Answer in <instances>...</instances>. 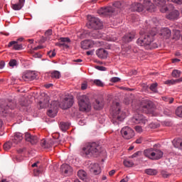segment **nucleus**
Here are the masks:
<instances>
[{"instance_id":"obj_23","label":"nucleus","mask_w":182,"mask_h":182,"mask_svg":"<svg viewBox=\"0 0 182 182\" xmlns=\"http://www.w3.org/2000/svg\"><path fill=\"white\" fill-rule=\"evenodd\" d=\"M25 5V0H18V3L11 4V8L14 11H21Z\"/></svg>"},{"instance_id":"obj_60","label":"nucleus","mask_w":182,"mask_h":182,"mask_svg":"<svg viewBox=\"0 0 182 182\" xmlns=\"http://www.w3.org/2000/svg\"><path fill=\"white\" fill-rule=\"evenodd\" d=\"M87 55L88 56H90V55H93V51L92 50L87 51Z\"/></svg>"},{"instance_id":"obj_44","label":"nucleus","mask_w":182,"mask_h":182,"mask_svg":"<svg viewBox=\"0 0 182 182\" xmlns=\"http://www.w3.org/2000/svg\"><path fill=\"white\" fill-rule=\"evenodd\" d=\"M124 165L125 167H132L133 166V162L127 160L124 161Z\"/></svg>"},{"instance_id":"obj_33","label":"nucleus","mask_w":182,"mask_h":182,"mask_svg":"<svg viewBox=\"0 0 182 182\" xmlns=\"http://www.w3.org/2000/svg\"><path fill=\"white\" fill-rule=\"evenodd\" d=\"M103 106H104V104L102 102L96 100L95 104L94 105V109H95V110H100L101 109H103Z\"/></svg>"},{"instance_id":"obj_51","label":"nucleus","mask_w":182,"mask_h":182,"mask_svg":"<svg viewBox=\"0 0 182 182\" xmlns=\"http://www.w3.org/2000/svg\"><path fill=\"white\" fill-rule=\"evenodd\" d=\"M111 82H112L113 83H116L117 82H120V79L117 77H114L111 78Z\"/></svg>"},{"instance_id":"obj_32","label":"nucleus","mask_w":182,"mask_h":182,"mask_svg":"<svg viewBox=\"0 0 182 182\" xmlns=\"http://www.w3.org/2000/svg\"><path fill=\"white\" fill-rule=\"evenodd\" d=\"M70 126V124H69L68 122H60V129H61L63 132H66V130L69 129Z\"/></svg>"},{"instance_id":"obj_30","label":"nucleus","mask_w":182,"mask_h":182,"mask_svg":"<svg viewBox=\"0 0 182 182\" xmlns=\"http://www.w3.org/2000/svg\"><path fill=\"white\" fill-rule=\"evenodd\" d=\"M4 149L5 150V151H8V150H10L11 147H15V144H14V142L10 140L7 142H6L4 145H3Z\"/></svg>"},{"instance_id":"obj_10","label":"nucleus","mask_w":182,"mask_h":182,"mask_svg":"<svg viewBox=\"0 0 182 182\" xmlns=\"http://www.w3.org/2000/svg\"><path fill=\"white\" fill-rule=\"evenodd\" d=\"M153 109H154V104L153 103V102L147 100H144L142 102L141 109L143 112V113H152Z\"/></svg>"},{"instance_id":"obj_49","label":"nucleus","mask_w":182,"mask_h":182,"mask_svg":"<svg viewBox=\"0 0 182 182\" xmlns=\"http://www.w3.org/2000/svg\"><path fill=\"white\" fill-rule=\"evenodd\" d=\"M140 154H141V151H136L130 156V159H134V157H137V156H140Z\"/></svg>"},{"instance_id":"obj_18","label":"nucleus","mask_w":182,"mask_h":182,"mask_svg":"<svg viewBox=\"0 0 182 182\" xmlns=\"http://www.w3.org/2000/svg\"><path fill=\"white\" fill-rule=\"evenodd\" d=\"M60 41L61 43H57L56 46H59V48H64V49H68L69 46L68 43L70 42V38H60Z\"/></svg>"},{"instance_id":"obj_61","label":"nucleus","mask_w":182,"mask_h":182,"mask_svg":"<svg viewBox=\"0 0 182 182\" xmlns=\"http://www.w3.org/2000/svg\"><path fill=\"white\" fill-rule=\"evenodd\" d=\"M83 60L80 58L77 59V60H74V62H77V63H80V62H82Z\"/></svg>"},{"instance_id":"obj_57","label":"nucleus","mask_w":182,"mask_h":182,"mask_svg":"<svg viewBox=\"0 0 182 182\" xmlns=\"http://www.w3.org/2000/svg\"><path fill=\"white\" fill-rule=\"evenodd\" d=\"M39 49H43V46H37V47H35L33 50H39Z\"/></svg>"},{"instance_id":"obj_50","label":"nucleus","mask_w":182,"mask_h":182,"mask_svg":"<svg viewBox=\"0 0 182 182\" xmlns=\"http://www.w3.org/2000/svg\"><path fill=\"white\" fill-rule=\"evenodd\" d=\"M134 129L137 133H141V132H143V128H141L140 126H136Z\"/></svg>"},{"instance_id":"obj_42","label":"nucleus","mask_w":182,"mask_h":182,"mask_svg":"<svg viewBox=\"0 0 182 182\" xmlns=\"http://www.w3.org/2000/svg\"><path fill=\"white\" fill-rule=\"evenodd\" d=\"M93 83L96 85V86H100V87H103L104 84L100 80H95Z\"/></svg>"},{"instance_id":"obj_35","label":"nucleus","mask_w":182,"mask_h":182,"mask_svg":"<svg viewBox=\"0 0 182 182\" xmlns=\"http://www.w3.org/2000/svg\"><path fill=\"white\" fill-rule=\"evenodd\" d=\"M159 86V84L157 82L153 83L150 85V90L153 92L154 93H158L157 87Z\"/></svg>"},{"instance_id":"obj_48","label":"nucleus","mask_w":182,"mask_h":182,"mask_svg":"<svg viewBox=\"0 0 182 182\" xmlns=\"http://www.w3.org/2000/svg\"><path fill=\"white\" fill-rule=\"evenodd\" d=\"M48 55L49 58H55V56H56V52H55V50L49 51L48 53Z\"/></svg>"},{"instance_id":"obj_12","label":"nucleus","mask_w":182,"mask_h":182,"mask_svg":"<svg viewBox=\"0 0 182 182\" xmlns=\"http://www.w3.org/2000/svg\"><path fill=\"white\" fill-rule=\"evenodd\" d=\"M58 107H59V102L53 101L47 112L48 116H49V117H55L56 114H58Z\"/></svg>"},{"instance_id":"obj_7","label":"nucleus","mask_w":182,"mask_h":182,"mask_svg":"<svg viewBox=\"0 0 182 182\" xmlns=\"http://www.w3.org/2000/svg\"><path fill=\"white\" fill-rule=\"evenodd\" d=\"M16 107V103L12 100H3L0 104V113L1 114H6L9 109L11 110Z\"/></svg>"},{"instance_id":"obj_14","label":"nucleus","mask_w":182,"mask_h":182,"mask_svg":"<svg viewBox=\"0 0 182 182\" xmlns=\"http://www.w3.org/2000/svg\"><path fill=\"white\" fill-rule=\"evenodd\" d=\"M22 80L24 82H29V80H35L36 79V74L32 71H26L23 73Z\"/></svg>"},{"instance_id":"obj_62","label":"nucleus","mask_w":182,"mask_h":182,"mask_svg":"<svg viewBox=\"0 0 182 182\" xmlns=\"http://www.w3.org/2000/svg\"><path fill=\"white\" fill-rule=\"evenodd\" d=\"M175 80H176V83H180V82H182V77Z\"/></svg>"},{"instance_id":"obj_64","label":"nucleus","mask_w":182,"mask_h":182,"mask_svg":"<svg viewBox=\"0 0 182 182\" xmlns=\"http://www.w3.org/2000/svg\"><path fill=\"white\" fill-rule=\"evenodd\" d=\"M178 149H182V141H181V144H179V147Z\"/></svg>"},{"instance_id":"obj_63","label":"nucleus","mask_w":182,"mask_h":182,"mask_svg":"<svg viewBox=\"0 0 182 182\" xmlns=\"http://www.w3.org/2000/svg\"><path fill=\"white\" fill-rule=\"evenodd\" d=\"M38 164H39V162H36L33 164H32L31 167H37Z\"/></svg>"},{"instance_id":"obj_24","label":"nucleus","mask_w":182,"mask_h":182,"mask_svg":"<svg viewBox=\"0 0 182 182\" xmlns=\"http://www.w3.org/2000/svg\"><path fill=\"white\" fill-rule=\"evenodd\" d=\"M96 55L100 58V59H106L107 58V50L103 49V48H99L96 51Z\"/></svg>"},{"instance_id":"obj_29","label":"nucleus","mask_w":182,"mask_h":182,"mask_svg":"<svg viewBox=\"0 0 182 182\" xmlns=\"http://www.w3.org/2000/svg\"><path fill=\"white\" fill-rule=\"evenodd\" d=\"M161 36H164L165 38H170L171 36V31L168 28H165L161 31Z\"/></svg>"},{"instance_id":"obj_43","label":"nucleus","mask_w":182,"mask_h":182,"mask_svg":"<svg viewBox=\"0 0 182 182\" xmlns=\"http://www.w3.org/2000/svg\"><path fill=\"white\" fill-rule=\"evenodd\" d=\"M163 100H164V102H168L169 105H171V103L174 102V98L164 97Z\"/></svg>"},{"instance_id":"obj_45","label":"nucleus","mask_w":182,"mask_h":182,"mask_svg":"<svg viewBox=\"0 0 182 182\" xmlns=\"http://www.w3.org/2000/svg\"><path fill=\"white\" fill-rule=\"evenodd\" d=\"M176 80H167L164 82L165 85H168L169 86L171 85H176Z\"/></svg>"},{"instance_id":"obj_19","label":"nucleus","mask_w":182,"mask_h":182,"mask_svg":"<svg viewBox=\"0 0 182 182\" xmlns=\"http://www.w3.org/2000/svg\"><path fill=\"white\" fill-rule=\"evenodd\" d=\"M23 139V136L22 134H21L20 132H16L14 134V136L12 137L10 140L11 141V142H13L14 146H16V144L21 143V141H22Z\"/></svg>"},{"instance_id":"obj_11","label":"nucleus","mask_w":182,"mask_h":182,"mask_svg":"<svg viewBox=\"0 0 182 182\" xmlns=\"http://www.w3.org/2000/svg\"><path fill=\"white\" fill-rule=\"evenodd\" d=\"M121 134L126 140H130L134 136V130L129 127H124L121 130Z\"/></svg>"},{"instance_id":"obj_47","label":"nucleus","mask_w":182,"mask_h":182,"mask_svg":"<svg viewBox=\"0 0 182 182\" xmlns=\"http://www.w3.org/2000/svg\"><path fill=\"white\" fill-rule=\"evenodd\" d=\"M95 68L97 70H100L102 72H105L106 70V68L103 66L96 65Z\"/></svg>"},{"instance_id":"obj_59","label":"nucleus","mask_w":182,"mask_h":182,"mask_svg":"<svg viewBox=\"0 0 182 182\" xmlns=\"http://www.w3.org/2000/svg\"><path fill=\"white\" fill-rule=\"evenodd\" d=\"M52 86H53V84L45 85V87H46L47 89H49V87H52Z\"/></svg>"},{"instance_id":"obj_15","label":"nucleus","mask_w":182,"mask_h":182,"mask_svg":"<svg viewBox=\"0 0 182 182\" xmlns=\"http://www.w3.org/2000/svg\"><path fill=\"white\" fill-rule=\"evenodd\" d=\"M166 1L167 0H154L155 5H156L157 6H159L160 11L162 12V14H164L168 11V8L166 6Z\"/></svg>"},{"instance_id":"obj_16","label":"nucleus","mask_w":182,"mask_h":182,"mask_svg":"<svg viewBox=\"0 0 182 182\" xmlns=\"http://www.w3.org/2000/svg\"><path fill=\"white\" fill-rule=\"evenodd\" d=\"M25 140L28 141L31 144H36L39 141L38 136L31 134L29 132L25 133Z\"/></svg>"},{"instance_id":"obj_39","label":"nucleus","mask_w":182,"mask_h":182,"mask_svg":"<svg viewBox=\"0 0 182 182\" xmlns=\"http://www.w3.org/2000/svg\"><path fill=\"white\" fill-rule=\"evenodd\" d=\"M181 143V139H174L173 141V144L174 147H176V149H178L180 147Z\"/></svg>"},{"instance_id":"obj_25","label":"nucleus","mask_w":182,"mask_h":182,"mask_svg":"<svg viewBox=\"0 0 182 182\" xmlns=\"http://www.w3.org/2000/svg\"><path fill=\"white\" fill-rule=\"evenodd\" d=\"M11 46H13V49L14 50H21V49H23V46L22 44H18V41H11L9 43L8 47L11 48Z\"/></svg>"},{"instance_id":"obj_5","label":"nucleus","mask_w":182,"mask_h":182,"mask_svg":"<svg viewBox=\"0 0 182 182\" xmlns=\"http://www.w3.org/2000/svg\"><path fill=\"white\" fill-rule=\"evenodd\" d=\"M163 151L159 149L150 148L144 151V156L150 160H160L163 157Z\"/></svg>"},{"instance_id":"obj_36","label":"nucleus","mask_w":182,"mask_h":182,"mask_svg":"<svg viewBox=\"0 0 182 182\" xmlns=\"http://www.w3.org/2000/svg\"><path fill=\"white\" fill-rule=\"evenodd\" d=\"M51 77H53V79H60V72L56 70L53 71V73H51Z\"/></svg>"},{"instance_id":"obj_38","label":"nucleus","mask_w":182,"mask_h":182,"mask_svg":"<svg viewBox=\"0 0 182 182\" xmlns=\"http://www.w3.org/2000/svg\"><path fill=\"white\" fill-rule=\"evenodd\" d=\"M161 176H162L163 178H168L170 176H171V173L166 171H161Z\"/></svg>"},{"instance_id":"obj_31","label":"nucleus","mask_w":182,"mask_h":182,"mask_svg":"<svg viewBox=\"0 0 182 182\" xmlns=\"http://www.w3.org/2000/svg\"><path fill=\"white\" fill-rule=\"evenodd\" d=\"M77 176L80 180H86L87 173H86V171L83 170H79L77 172Z\"/></svg>"},{"instance_id":"obj_20","label":"nucleus","mask_w":182,"mask_h":182,"mask_svg":"<svg viewBox=\"0 0 182 182\" xmlns=\"http://www.w3.org/2000/svg\"><path fill=\"white\" fill-rule=\"evenodd\" d=\"M93 45H95V41L92 40H85L81 42L82 49H90V48H93Z\"/></svg>"},{"instance_id":"obj_22","label":"nucleus","mask_w":182,"mask_h":182,"mask_svg":"<svg viewBox=\"0 0 182 182\" xmlns=\"http://www.w3.org/2000/svg\"><path fill=\"white\" fill-rule=\"evenodd\" d=\"M114 12V9L112 7H105V8H102L98 13L101 14V15H105V16H109L112 15Z\"/></svg>"},{"instance_id":"obj_56","label":"nucleus","mask_w":182,"mask_h":182,"mask_svg":"<svg viewBox=\"0 0 182 182\" xmlns=\"http://www.w3.org/2000/svg\"><path fill=\"white\" fill-rule=\"evenodd\" d=\"M5 68V61L1 60L0 61V69H4Z\"/></svg>"},{"instance_id":"obj_34","label":"nucleus","mask_w":182,"mask_h":182,"mask_svg":"<svg viewBox=\"0 0 182 182\" xmlns=\"http://www.w3.org/2000/svg\"><path fill=\"white\" fill-rule=\"evenodd\" d=\"M145 173L148 174V176H156L159 172L156 169L149 168L145 170Z\"/></svg>"},{"instance_id":"obj_4","label":"nucleus","mask_w":182,"mask_h":182,"mask_svg":"<svg viewBox=\"0 0 182 182\" xmlns=\"http://www.w3.org/2000/svg\"><path fill=\"white\" fill-rule=\"evenodd\" d=\"M148 12H154V4L149 0L144 1V5L139 3H134L131 6V11L133 12H143V11Z\"/></svg>"},{"instance_id":"obj_41","label":"nucleus","mask_w":182,"mask_h":182,"mask_svg":"<svg viewBox=\"0 0 182 182\" xmlns=\"http://www.w3.org/2000/svg\"><path fill=\"white\" fill-rule=\"evenodd\" d=\"M176 114V116H178V117H182V106L177 107Z\"/></svg>"},{"instance_id":"obj_58","label":"nucleus","mask_w":182,"mask_h":182,"mask_svg":"<svg viewBox=\"0 0 182 182\" xmlns=\"http://www.w3.org/2000/svg\"><path fill=\"white\" fill-rule=\"evenodd\" d=\"M114 173H116V171L112 170L109 172V176H114Z\"/></svg>"},{"instance_id":"obj_17","label":"nucleus","mask_w":182,"mask_h":182,"mask_svg":"<svg viewBox=\"0 0 182 182\" xmlns=\"http://www.w3.org/2000/svg\"><path fill=\"white\" fill-rule=\"evenodd\" d=\"M136 38V31H132L125 34L122 38L124 43H129Z\"/></svg>"},{"instance_id":"obj_52","label":"nucleus","mask_w":182,"mask_h":182,"mask_svg":"<svg viewBox=\"0 0 182 182\" xmlns=\"http://www.w3.org/2000/svg\"><path fill=\"white\" fill-rule=\"evenodd\" d=\"M173 4H177L178 5H182V0H171Z\"/></svg>"},{"instance_id":"obj_13","label":"nucleus","mask_w":182,"mask_h":182,"mask_svg":"<svg viewBox=\"0 0 182 182\" xmlns=\"http://www.w3.org/2000/svg\"><path fill=\"white\" fill-rule=\"evenodd\" d=\"M73 105V97H67L64 98V100L60 104V107L64 110H66V109H69L72 107Z\"/></svg>"},{"instance_id":"obj_27","label":"nucleus","mask_w":182,"mask_h":182,"mask_svg":"<svg viewBox=\"0 0 182 182\" xmlns=\"http://www.w3.org/2000/svg\"><path fill=\"white\" fill-rule=\"evenodd\" d=\"M91 171L94 173V174H100V166L99 164H93L90 165Z\"/></svg>"},{"instance_id":"obj_28","label":"nucleus","mask_w":182,"mask_h":182,"mask_svg":"<svg viewBox=\"0 0 182 182\" xmlns=\"http://www.w3.org/2000/svg\"><path fill=\"white\" fill-rule=\"evenodd\" d=\"M53 144H52V141H46L45 139H42L41 141V145L43 147V149H49L52 147Z\"/></svg>"},{"instance_id":"obj_55","label":"nucleus","mask_w":182,"mask_h":182,"mask_svg":"<svg viewBox=\"0 0 182 182\" xmlns=\"http://www.w3.org/2000/svg\"><path fill=\"white\" fill-rule=\"evenodd\" d=\"M149 127H151V129H156V127H159V125H157L154 123H151L149 124Z\"/></svg>"},{"instance_id":"obj_3","label":"nucleus","mask_w":182,"mask_h":182,"mask_svg":"<svg viewBox=\"0 0 182 182\" xmlns=\"http://www.w3.org/2000/svg\"><path fill=\"white\" fill-rule=\"evenodd\" d=\"M109 112L113 124H119V122H123L126 119V112L120 110V104L117 102H112Z\"/></svg>"},{"instance_id":"obj_40","label":"nucleus","mask_w":182,"mask_h":182,"mask_svg":"<svg viewBox=\"0 0 182 182\" xmlns=\"http://www.w3.org/2000/svg\"><path fill=\"white\" fill-rule=\"evenodd\" d=\"M9 66H11V68H14V66H17L18 65V61L15 59H11L10 60L9 63Z\"/></svg>"},{"instance_id":"obj_6","label":"nucleus","mask_w":182,"mask_h":182,"mask_svg":"<svg viewBox=\"0 0 182 182\" xmlns=\"http://www.w3.org/2000/svg\"><path fill=\"white\" fill-rule=\"evenodd\" d=\"M78 105L80 112H89L92 107L89 97L86 95H80L78 97Z\"/></svg>"},{"instance_id":"obj_2","label":"nucleus","mask_w":182,"mask_h":182,"mask_svg":"<svg viewBox=\"0 0 182 182\" xmlns=\"http://www.w3.org/2000/svg\"><path fill=\"white\" fill-rule=\"evenodd\" d=\"M102 153V146L97 142H88L85 144L80 151L82 157H97Z\"/></svg>"},{"instance_id":"obj_46","label":"nucleus","mask_w":182,"mask_h":182,"mask_svg":"<svg viewBox=\"0 0 182 182\" xmlns=\"http://www.w3.org/2000/svg\"><path fill=\"white\" fill-rule=\"evenodd\" d=\"M53 32V31H52V29H48L46 31L45 36H46V39H48V38H49V36H52Z\"/></svg>"},{"instance_id":"obj_53","label":"nucleus","mask_w":182,"mask_h":182,"mask_svg":"<svg viewBox=\"0 0 182 182\" xmlns=\"http://www.w3.org/2000/svg\"><path fill=\"white\" fill-rule=\"evenodd\" d=\"M81 89L82 90H86V89H87V83L86 82L82 83L81 85Z\"/></svg>"},{"instance_id":"obj_1","label":"nucleus","mask_w":182,"mask_h":182,"mask_svg":"<svg viewBox=\"0 0 182 182\" xmlns=\"http://www.w3.org/2000/svg\"><path fill=\"white\" fill-rule=\"evenodd\" d=\"M157 31L156 28L151 30L150 33L141 36L139 38L137 39L136 43L139 46H144L145 49H156L159 48V44L154 42V36H156Z\"/></svg>"},{"instance_id":"obj_9","label":"nucleus","mask_w":182,"mask_h":182,"mask_svg":"<svg viewBox=\"0 0 182 182\" xmlns=\"http://www.w3.org/2000/svg\"><path fill=\"white\" fill-rule=\"evenodd\" d=\"M132 123L144 126L149 123V119L141 114H135L132 119Z\"/></svg>"},{"instance_id":"obj_21","label":"nucleus","mask_w":182,"mask_h":182,"mask_svg":"<svg viewBox=\"0 0 182 182\" xmlns=\"http://www.w3.org/2000/svg\"><path fill=\"white\" fill-rule=\"evenodd\" d=\"M60 169L62 173H64V174H67V176H70L72 174V171H73V170L72 169V166L66 164H63V165H61Z\"/></svg>"},{"instance_id":"obj_54","label":"nucleus","mask_w":182,"mask_h":182,"mask_svg":"<svg viewBox=\"0 0 182 182\" xmlns=\"http://www.w3.org/2000/svg\"><path fill=\"white\" fill-rule=\"evenodd\" d=\"M142 142H143V138H141V137L137 139L135 141V143H136V144H141Z\"/></svg>"},{"instance_id":"obj_37","label":"nucleus","mask_w":182,"mask_h":182,"mask_svg":"<svg viewBox=\"0 0 182 182\" xmlns=\"http://www.w3.org/2000/svg\"><path fill=\"white\" fill-rule=\"evenodd\" d=\"M173 77H180L181 76V71L178 70H173L171 73Z\"/></svg>"},{"instance_id":"obj_26","label":"nucleus","mask_w":182,"mask_h":182,"mask_svg":"<svg viewBox=\"0 0 182 182\" xmlns=\"http://www.w3.org/2000/svg\"><path fill=\"white\" fill-rule=\"evenodd\" d=\"M178 16H180V12L177 10H173L172 12H171L168 15L166 16L167 19H170L171 21H173L174 19H178Z\"/></svg>"},{"instance_id":"obj_8","label":"nucleus","mask_w":182,"mask_h":182,"mask_svg":"<svg viewBox=\"0 0 182 182\" xmlns=\"http://www.w3.org/2000/svg\"><path fill=\"white\" fill-rule=\"evenodd\" d=\"M89 29H102L103 28V23L97 17H90V21L87 23Z\"/></svg>"}]
</instances>
